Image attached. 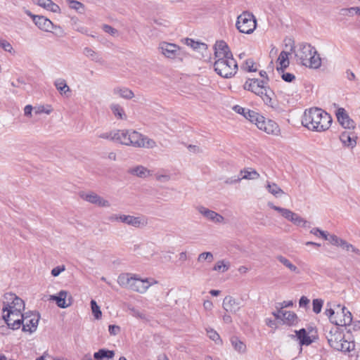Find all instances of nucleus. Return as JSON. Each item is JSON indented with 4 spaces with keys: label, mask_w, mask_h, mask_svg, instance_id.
<instances>
[{
    "label": "nucleus",
    "mask_w": 360,
    "mask_h": 360,
    "mask_svg": "<svg viewBox=\"0 0 360 360\" xmlns=\"http://www.w3.org/2000/svg\"><path fill=\"white\" fill-rule=\"evenodd\" d=\"M332 121L331 116L319 108L305 110L302 117V124L304 127L319 132L328 129Z\"/></svg>",
    "instance_id": "1"
},
{
    "label": "nucleus",
    "mask_w": 360,
    "mask_h": 360,
    "mask_svg": "<svg viewBox=\"0 0 360 360\" xmlns=\"http://www.w3.org/2000/svg\"><path fill=\"white\" fill-rule=\"evenodd\" d=\"M115 142L135 148H153L155 141L135 130H115Z\"/></svg>",
    "instance_id": "2"
},
{
    "label": "nucleus",
    "mask_w": 360,
    "mask_h": 360,
    "mask_svg": "<svg viewBox=\"0 0 360 360\" xmlns=\"http://www.w3.org/2000/svg\"><path fill=\"white\" fill-rule=\"evenodd\" d=\"M259 75L262 77V79H249L245 83L243 87L245 90L250 91L260 96L266 104L271 105L272 96L274 94L273 91L266 86L269 82L267 73L264 70H261Z\"/></svg>",
    "instance_id": "3"
},
{
    "label": "nucleus",
    "mask_w": 360,
    "mask_h": 360,
    "mask_svg": "<svg viewBox=\"0 0 360 360\" xmlns=\"http://www.w3.org/2000/svg\"><path fill=\"white\" fill-rule=\"evenodd\" d=\"M295 57L308 68L317 69L321 65V59L316 49L309 44H301L295 52Z\"/></svg>",
    "instance_id": "4"
},
{
    "label": "nucleus",
    "mask_w": 360,
    "mask_h": 360,
    "mask_svg": "<svg viewBox=\"0 0 360 360\" xmlns=\"http://www.w3.org/2000/svg\"><path fill=\"white\" fill-rule=\"evenodd\" d=\"M214 71L224 78L233 77L238 70V64L232 56L217 58L214 63Z\"/></svg>",
    "instance_id": "5"
},
{
    "label": "nucleus",
    "mask_w": 360,
    "mask_h": 360,
    "mask_svg": "<svg viewBox=\"0 0 360 360\" xmlns=\"http://www.w3.org/2000/svg\"><path fill=\"white\" fill-rule=\"evenodd\" d=\"M25 308L11 306V308L6 310L7 312L3 315V319L8 326V328L17 330L21 327L23 323V314L22 311Z\"/></svg>",
    "instance_id": "6"
},
{
    "label": "nucleus",
    "mask_w": 360,
    "mask_h": 360,
    "mask_svg": "<svg viewBox=\"0 0 360 360\" xmlns=\"http://www.w3.org/2000/svg\"><path fill=\"white\" fill-rule=\"evenodd\" d=\"M236 26L240 32L251 34L256 29L257 21L252 13L245 11L237 18Z\"/></svg>",
    "instance_id": "7"
},
{
    "label": "nucleus",
    "mask_w": 360,
    "mask_h": 360,
    "mask_svg": "<svg viewBox=\"0 0 360 360\" xmlns=\"http://www.w3.org/2000/svg\"><path fill=\"white\" fill-rule=\"evenodd\" d=\"M159 49L165 57L170 59L177 58L182 60L186 56L185 51L175 44L161 42L159 45Z\"/></svg>",
    "instance_id": "8"
},
{
    "label": "nucleus",
    "mask_w": 360,
    "mask_h": 360,
    "mask_svg": "<svg viewBox=\"0 0 360 360\" xmlns=\"http://www.w3.org/2000/svg\"><path fill=\"white\" fill-rule=\"evenodd\" d=\"M39 314H33L32 311L23 314V323L21 324L22 330L24 332L32 333L37 330L39 320Z\"/></svg>",
    "instance_id": "9"
},
{
    "label": "nucleus",
    "mask_w": 360,
    "mask_h": 360,
    "mask_svg": "<svg viewBox=\"0 0 360 360\" xmlns=\"http://www.w3.org/2000/svg\"><path fill=\"white\" fill-rule=\"evenodd\" d=\"M155 283H158L156 280L149 278L141 279L136 275L130 286V290L139 293H144L150 285Z\"/></svg>",
    "instance_id": "10"
},
{
    "label": "nucleus",
    "mask_w": 360,
    "mask_h": 360,
    "mask_svg": "<svg viewBox=\"0 0 360 360\" xmlns=\"http://www.w3.org/2000/svg\"><path fill=\"white\" fill-rule=\"evenodd\" d=\"M2 304V311L4 313L6 312V310L11 308V306H16L18 307L25 308L24 301L11 292L4 294Z\"/></svg>",
    "instance_id": "11"
},
{
    "label": "nucleus",
    "mask_w": 360,
    "mask_h": 360,
    "mask_svg": "<svg viewBox=\"0 0 360 360\" xmlns=\"http://www.w3.org/2000/svg\"><path fill=\"white\" fill-rule=\"evenodd\" d=\"M120 222L135 228L144 227L148 224V220L144 217H134L127 214H122V217H120Z\"/></svg>",
    "instance_id": "12"
},
{
    "label": "nucleus",
    "mask_w": 360,
    "mask_h": 360,
    "mask_svg": "<svg viewBox=\"0 0 360 360\" xmlns=\"http://www.w3.org/2000/svg\"><path fill=\"white\" fill-rule=\"evenodd\" d=\"M256 125L258 129L269 134H277L279 132V127L277 123L271 120H266L263 116L262 120H259Z\"/></svg>",
    "instance_id": "13"
},
{
    "label": "nucleus",
    "mask_w": 360,
    "mask_h": 360,
    "mask_svg": "<svg viewBox=\"0 0 360 360\" xmlns=\"http://www.w3.org/2000/svg\"><path fill=\"white\" fill-rule=\"evenodd\" d=\"M336 117L340 124L345 129L351 130L355 128L354 122L349 117L344 108H339L337 110Z\"/></svg>",
    "instance_id": "14"
},
{
    "label": "nucleus",
    "mask_w": 360,
    "mask_h": 360,
    "mask_svg": "<svg viewBox=\"0 0 360 360\" xmlns=\"http://www.w3.org/2000/svg\"><path fill=\"white\" fill-rule=\"evenodd\" d=\"M50 300L56 302L58 307L67 308L72 302V297L68 291L60 290L57 295H51Z\"/></svg>",
    "instance_id": "15"
},
{
    "label": "nucleus",
    "mask_w": 360,
    "mask_h": 360,
    "mask_svg": "<svg viewBox=\"0 0 360 360\" xmlns=\"http://www.w3.org/2000/svg\"><path fill=\"white\" fill-rule=\"evenodd\" d=\"M27 13L32 18L34 24L40 30L45 32H51L53 29V24L49 19L41 15H32L30 12H27Z\"/></svg>",
    "instance_id": "16"
},
{
    "label": "nucleus",
    "mask_w": 360,
    "mask_h": 360,
    "mask_svg": "<svg viewBox=\"0 0 360 360\" xmlns=\"http://www.w3.org/2000/svg\"><path fill=\"white\" fill-rule=\"evenodd\" d=\"M357 136L355 133L351 130L342 131L340 135V140L345 147L354 148L356 145Z\"/></svg>",
    "instance_id": "17"
},
{
    "label": "nucleus",
    "mask_w": 360,
    "mask_h": 360,
    "mask_svg": "<svg viewBox=\"0 0 360 360\" xmlns=\"http://www.w3.org/2000/svg\"><path fill=\"white\" fill-rule=\"evenodd\" d=\"M197 210L206 219L215 223L223 222L224 218L216 212L209 210L204 206L197 207Z\"/></svg>",
    "instance_id": "18"
},
{
    "label": "nucleus",
    "mask_w": 360,
    "mask_h": 360,
    "mask_svg": "<svg viewBox=\"0 0 360 360\" xmlns=\"http://www.w3.org/2000/svg\"><path fill=\"white\" fill-rule=\"evenodd\" d=\"M326 338L331 347L338 351L340 350V345L343 340V335L338 330V328H335L334 332L330 330L326 335Z\"/></svg>",
    "instance_id": "19"
},
{
    "label": "nucleus",
    "mask_w": 360,
    "mask_h": 360,
    "mask_svg": "<svg viewBox=\"0 0 360 360\" xmlns=\"http://www.w3.org/2000/svg\"><path fill=\"white\" fill-rule=\"evenodd\" d=\"M82 198L87 202H89L92 204H95L99 207H108L110 206V203L108 200H105L102 197L99 196L95 193H90L87 194H84L82 195Z\"/></svg>",
    "instance_id": "20"
},
{
    "label": "nucleus",
    "mask_w": 360,
    "mask_h": 360,
    "mask_svg": "<svg viewBox=\"0 0 360 360\" xmlns=\"http://www.w3.org/2000/svg\"><path fill=\"white\" fill-rule=\"evenodd\" d=\"M240 302L232 296H226L223 300L222 307L226 312L236 313L240 309Z\"/></svg>",
    "instance_id": "21"
},
{
    "label": "nucleus",
    "mask_w": 360,
    "mask_h": 360,
    "mask_svg": "<svg viewBox=\"0 0 360 360\" xmlns=\"http://www.w3.org/2000/svg\"><path fill=\"white\" fill-rule=\"evenodd\" d=\"M214 58H224L227 56H232L233 54L224 41H219L214 44Z\"/></svg>",
    "instance_id": "22"
},
{
    "label": "nucleus",
    "mask_w": 360,
    "mask_h": 360,
    "mask_svg": "<svg viewBox=\"0 0 360 360\" xmlns=\"http://www.w3.org/2000/svg\"><path fill=\"white\" fill-rule=\"evenodd\" d=\"M338 309L341 311L342 319H338L336 326H349L352 321V313L344 306L337 305Z\"/></svg>",
    "instance_id": "23"
},
{
    "label": "nucleus",
    "mask_w": 360,
    "mask_h": 360,
    "mask_svg": "<svg viewBox=\"0 0 360 360\" xmlns=\"http://www.w3.org/2000/svg\"><path fill=\"white\" fill-rule=\"evenodd\" d=\"M135 276L129 273L121 274L118 276L117 283L121 287L130 289Z\"/></svg>",
    "instance_id": "24"
},
{
    "label": "nucleus",
    "mask_w": 360,
    "mask_h": 360,
    "mask_svg": "<svg viewBox=\"0 0 360 360\" xmlns=\"http://www.w3.org/2000/svg\"><path fill=\"white\" fill-rule=\"evenodd\" d=\"M115 356V352L107 349H100L94 354L95 360H109Z\"/></svg>",
    "instance_id": "25"
},
{
    "label": "nucleus",
    "mask_w": 360,
    "mask_h": 360,
    "mask_svg": "<svg viewBox=\"0 0 360 360\" xmlns=\"http://www.w3.org/2000/svg\"><path fill=\"white\" fill-rule=\"evenodd\" d=\"M259 174L252 168H245L240 172V181L242 179L255 180L259 179Z\"/></svg>",
    "instance_id": "26"
},
{
    "label": "nucleus",
    "mask_w": 360,
    "mask_h": 360,
    "mask_svg": "<svg viewBox=\"0 0 360 360\" xmlns=\"http://www.w3.org/2000/svg\"><path fill=\"white\" fill-rule=\"evenodd\" d=\"M328 241L333 245L341 247L342 249L346 250L347 251L349 250V247H351V244L347 243L345 240H343L335 235H330L328 238Z\"/></svg>",
    "instance_id": "27"
},
{
    "label": "nucleus",
    "mask_w": 360,
    "mask_h": 360,
    "mask_svg": "<svg viewBox=\"0 0 360 360\" xmlns=\"http://www.w3.org/2000/svg\"><path fill=\"white\" fill-rule=\"evenodd\" d=\"M296 337L300 341V345H309L312 340L310 337L307 335V331L304 328H302L299 330H295Z\"/></svg>",
    "instance_id": "28"
},
{
    "label": "nucleus",
    "mask_w": 360,
    "mask_h": 360,
    "mask_svg": "<svg viewBox=\"0 0 360 360\" xmlns=\"http://www.w3.org/2000/svg\"><path fill=\"white\" fill-rule=\"evenodd\" d=\"M83 53L85 56L96 63H98L100 64L103 63V60L100 55L89 47H85L83 50Z\"/></svg>",
    "instance_id": "29"
},
{
    "label": "nucleus",
    "mask_w": 360,
    "mask_h": 360,
    "mask_svg": "<svg viewBox=\"0 0 360 360\" xmlns=\"http://www.w3.org/2000/svg\"><path fill=\"white\" fill-rule=\"evenodd\" d=\"M289 53L283 51L281 52L278 58V62L279 63L280 67L277 68L278 71L281 70L283 72L284 69L287 68L289 66L290 62L288 59Z\"/></svg>",
    "instance_id": "30"
},
{
    "label": "nucleus",
    "mask_w": 360,
    "mask_h": 360,
    "mask_svg": "<svg viewBox=\"0 0 360 360\" xmlns=\"http://www.w3.org/2000/svg\"><path fill=\"white\" fill-rule=\"evenodd\" d=\"M276 259L279 261L282 264H283L286 268H288L291 271L299 274L300 273V271L299 269L294 265L286 257L282 256V255H278L276 256Z\"/></svg>",
    "instance_id": "31"
},
{
    "label": "nucleus",
    "mask_w": 360,
    "mask_h": 360,
    "mask_svg": "<svg viewBox=\"0 0 360 360\" xmlns=\"http://www.w3.org/2000/svg\"><path fill=\"white\" fill-rule=\"evenodd\" d=\"M282 320L284 323L288 326L295 325L297 323V316L292 311H284L283 313Z\"/></svg>",
    "instance_id": "32"
},
{
    "label": "nucleus",
    "mask_w": 360,
    "mask_h": 360,
    "mask_svg": "<svg viewBox=\"0 0 360 360\" xmlns=\"http://www.w3.org/2000/svg\"><path fill=\"white\" fill-rule=\"evenodd\" d=\"M231 343L236 351L240 354H243L246 352V345L237 337H232L230 340Z\"/></svg>",
    "instance_id": "33"
},
{
    "label": "nucleus",
    "mask_w": 360,
    "mask_h": 360,
    "mask_svg": "<svg viewBox=\"0 0 360 360\" xmlns=\"http://www.w3.org/2000/svg\"><path fill=\"white\" fill-rule=\"evenodd\" d=\"M268 205L272 208L273 210H276V211H278V212H280L281 214V215L285 218L286 219H288V221H290L292 217L294 216L293 214L294 212H292L291 210H288V209H285V208H282V207H278V206H276L274 205L273 203L271 202H269L268 203Z\"/></svg>",
    "instance_id": "34"
},
{
    "label": "nucleus",
    "mask_w": 360,
    "mask_h": 360,
    "mask_svg": "<svg viewBox=\"0 0 360 360\" xmlns=\"http://www.w3.org/2000/svg\"><path fill=\"white\" fill-rule=\"evenodd\" d=\"M110 109L117 119L119 120H126L127 115L124 112V110L122 106H120L119 104H112L110 105Z\"/></svg>",
    "instance_id": "35"
},
{
    "label": "nucleus",
    "mask_w": 360,
    "mask_h": 360,
    "mask_svg": "<svg viewBox=\"0 0 360 360\" xmlns=\"http://www.w3.org/2000/svg\"><path fill=\"white\" fill-rule=\"evenodd\" d=\"M129 172L132 175L143 178L146 177L147 174H149L150 171L143 166L139 165L134 168L130 169Z\"/></svg>",
    "instance_id": "36"
},
{
    "label": "nucleus",
    "mask_w": 360,
    "mask_h": 360,
    "mask_svg": "<svg viewBox=\"0 0 360 360\" xmlns=\"http://www.w3.org/2000/svg\"><path fill=\"white\" fill-rule=\"evenodd\" d=\"M114 94L119 95L120 97L131 99L134 97V94L131 90L128 88H115L114 89Z\"/></svg>",
    "instance_id": "37"
},
{
    "label": "nucleus",
    "mask_w": 360,
    "mask_h": 360,
    "mask_svg": "<svg viewBox=\"0 0 360 360\" xmlns=\"http://www.w3.org/2000/svg\"><path fill=\"white\" fill-rule=\"evenodd\" d=\"M54 85L60 94L70 91V89L67 85L66 81L63 79H56L54 82Z\"/></svg>",
    "instance_id": "38"
},
{
    "label": "nucleus",
    "mask_w": 360,
    "mask_h": 360,
    "mask_svg": "<svg viewBox=\"0 0 360 360\" xmlns=\"http://www.w3.org/2000/svg\"><path fill=\"white\" fill-rule=\"evenodd\" d=\"M266 188L270 193L276 197L280 196L284 193L283 191L275 183L267 182Z\"/></svg>",
    "instance_id": "39"
},
{
    "label": "nucleus",
    "mask_w": 360,
    "mask_h": 360,
    "mask_svg": "<svg viewBox=\"0 0 360 360\" xmlns=\"http://www.w3.org/2000/svg\"><path fill=\"white\" fill-rule=\"evenodd\" d=\"M244 117L250 122L252 123L254 122L255 124L256 123H258V121H259V120H262V115L250 110H248V112H246Z\"/></svg>",
    "instance_id": "40"
},
{
    "label": "nucleus",
    "mask_w": 360,
    "mask_h": 360,
    "mask_svg": "<svg viewBox=\"0 0 360 360\" xmlns=\"http://www.w3.org/2000/svg\"><path fill=\"white\" fill-rule=\"evenodd\" d=\"M66 1L70 8L77 11L79 13L84 11V6L81 2L76 0H66Z\"/></svg>",
    "instance_id": "41"
},
{
    "label": "nucleus",
    "mask_w": 360,
    "mask_h": 360,
    "mask_svg": "<svg viewBox=\"0 0 360 360\" xmlns=\"http://www.w3.org/2000/svg\"><path fill=\"white\" fill-rule=\"evenodd\" d=\"M91 308L92 313L96 319H100L102 316V312L100 309L99 306L97 304L96 302L94 300H91Z\"/></svg>",
    "instance_id": "42"
},
{
    "label": "nucleus",
    "mask_w": 360,
    "mask_h": 360,
    "mask_svg": "<svg viewBox=\"0 0 360 360\" xmlns=\"http://www.w3.org/2000/svg\"><path fill=\"white\" fill-rule=\"evenodd\" d=\"M254 60L251 58H249L245 60V63L241 66V68L249 72H256L257 68H254Z\"/></svg>",
    "instance_id": "43"
},
{
    "label": "nucleus",
    "mask_w": 360,
    "mask_h": 360,
    "mask_svg": "<svg viewBox=\"0 0 360 360\" xmlns=\"http://www.w3.org/2000/svg\"><path fill=\"white\" fill-rule=\"evenodd\" d=\"M229 264H226L224 260L218 261L213 267L214 271L225 272L229 269Z\"/></svg>",
    "instance_id": "44"
},
{
    "label": "nucleus",
    "mask_w": 360,
    "mask_h": 360,
    "mask_svg": "<svg viewBox=\"0 0 360 360\" xmlns=\"http://www.w3.org/2000/svg\"><path fill=\"white\" fill-rule=\"evenodd\" d=\"M340 350L341 352H347L352 351L354 347V344L352 342H348L345 340H342L340 345Z\"/></svg>",
    "instance_id": "45"
},
{
    "label": "nucleus",
    "mask_w": 360,
    "mask_h": 360,
    "mask_svg": "<svg viewBox=\"0 0 360 360\" xmlns=\"http://www.w3.org/2000/svg\"><path fill=\"white\" fill-rule=\"evenodd\" d=\"M214 259V257L212 252H205L198 255V261L199 262H202L204 261H207L208 262H212Z\"/></svg>",
    "instance_id": "46"
},
{
    "label": "nucleus",
    "mask_w": 360,
    "mask_h": 360,
    "mask_svg": "<svg viewBox=\"0 0 360 360\" xmlns=\"http://www.w3.org/2000/svg\"><path fill=\"white\" fill-rule=\"evenodd\" d=\"M293 217H292L290 221L293 223L295 225L297 226H305L307 221L304 220L303 218H302L300 216H299L297 214L295 213L293 214Z\"/></svg>",
    "instance_id": "47"
},
{
    "label": "nucleus",
    "mask_w": 360,
    "mask_h": 360,
    "mask_svg": "<svg viewBox=\"0 0 360 360\" xmlns=\"http://www.w3.org/2000/svg\"><path fill=\"white\" fill-rule=\"evenodd\" d=\"M323 300L321 299H315L312 302L313 311L315 314H319L321 311L323 306Z\"/></svg>",
    "instance_id": "48"
},
{
    "label": "nucleus",
    "mask_w": 360,
    "mask_h": 360,
    "mask_svg": "<svg viewBox=\"0 0 360 360\" xmlns=\"http://www.w3.org/2000/svg\"><path fill=\"white\" fill-rule=\"evenodd\" d=\"M208 337L216 343H221V340L219 335L213 329L207 330Z\"/></svg>",
    "instance_id": "49"
},
{
    "label": "nucleus",
    "mask_w": 360,
    "mask_h": 360,
    "mask_svg": "<svg viewBox=\"0 0 360 360\" xmlns=\"http://www.w3.org/2000/svg\"><path fill=\"white\" fill-rule=\"evenodd\" d=\"M115 130L110 131L108 132H104L98 135V137L103 139H108L110 141H115Z\"/></svg>",
    "instance_id": "50"
},
{
    "label": "nucleus",
    "mask_w": 360,
    "mask_h": 360,
    "mask_svg": "<svg viewBox=\"0 0 360 360\" xmlns=\"http://www.w3.org/2000/svg\"><path fill=\"white\" fill-rule=\"evenodd\" d=\"M0 47L2 48L5 51L11 53L13 51V47L11 44L6 39L0 37Z\"/></svg>",
    "instance_id": "51"
},
{
    "label": "nucleus",
    "mask_w": 360,
    "mask_h": 360,
    "mask_svg": "<svg viewBox=\"0 0 360 360\" xmlns=\"http://www.w3.org/2000/svg\"><path fill=\"white\" fill-rule=\"evenodd\" d=\"M340 14L342 15L353 16L354 14H356V7L341 8L340 10Z\"/></svg>",
    "instance_id": "52"
},
{
    "label": "nucleus",
    "mask_w": 360,
    "mask_h": 360,
    "mask_svg": "<svg viewBox=\"0 0 360 360\" xmlns=\"http://www.w3.org/2000/svg\"><path fill=\"white\" fill-rule=\"evenodd\" d=\"M325 314L328 316L330 321L335 325L338 319L336 316H335V310L333 309H326Z\"/></svg>",
    "instance_id": "53"
},
{
    "label": "nucleus",
    "mask_w": 360,
    "mask_h": 360,
    "mask_svg": "<svg viewBox=\"0 0 360 360\" xmlns=\"http://www.w3.org/2000/svg\"><path fill=\"white\" fill-rule=\"evenodd\" d=\"M46 9L53 13H60V7L51 0H50L48 5H46Z\"/></svg>",
    "instance_id": "54"
},
{
    "label": "nucleus",
    "mask_w": 360,
    "mask_h": 360,
    "mask_svg": "<svg viewBox=\"0 0 360 360\" xmlns=\"http://www.w3.org/2000/svg\"><path fill=\"white\" fill-rule=\"evenodd\" d=\"M186 44L188 46H191L193 49H200V46H206L203 43H200V42H198V41H195L194 40H193L191 39H186Z\"/></svg>",
    "instance_id": "55"
},
{
    "label": "nucleus",
    "mask_w": 360,
    "mask_h": 360,
    "mask_svg": "<svg viewBox=\"0 0 360 360\" xmlns=\"http://www.w3.org/2000/svg\"><path fill=\"white\" fill-rule=\"evenodd\" d=\"M102 28L105 32L108 33L112 36H115L118 33V31L116 29L108 25H103Z\"/></svg>",
    "instance_id": "56"
},
{
    "label": "nucleus",
    "mask_w": 360,
    "mask_h": 360,
    "mask_svg": "<svg viewBox=\"0 0 360 360\" xmlns=\"http://www.w3.org/2000/svg\"><path fill=\"white\" fill-rule=\"evenodd\" d=\"M65 269V266H58L55 268H53L51 270V275L54 277L58 276L61 272L64 271Z\"/></svg>",
    "instance_id": "57"
},
{
    "label": "nucleus",
    "mask_w": 360,
    "mask_h": 360,
    "mask_svg": "<svg viewBox=\"0 0 360 360\" xmlns=\"http://www.w3.org/2000/svg\"><path fill=\"white\" fill-rule=\"evenodd\" d=\"M108 331L110 335H116L120 332V327L116 325H110L108 326Z\"/></svg>",
    "instance_id": "58"
},
{
    "label": "nucleus",
    "mask_w": 360,
    "mask_h": 360,
    "mask_svg": "<svg viewBox=\"0 0 360 360\" xmlns=\"http://www.w3.org/2000/svg\"><path fill=\"white\" fill-rule=\"evenodd\" d=\"M240 181V176H234L230 178H227L224 183L226 184H233Z\"/></svg>",
    "instance_id": "59"
},
{
    "label": "nucleus",
    "mask_w": 360,
    "mask_h": 360,
    "mask_svg": "<svg viewBox=\"0 0 360 360\" xmlns=\"http://www.w3.org/2000/svg\"><path fill=\"white\" fill-rule=\"evenodd\" d=\"M282 79L285 82H291L295 79V77L292 73L285 72L282 75Z\"/></svg>",
    "instance_id": "60"
},
{
    "label": "nucleus",
    "mask_w": 360,
    "mask_h": 360,
    "mask_svg": "<svg viewBox=\"0 0 360 360\" xmlns=\"http://www.w3.org/2000/svg\"><path fill=\"white\" fill-rule=\"evenodd\" d=\"M233 109L235 112H236L238 114L243 115V116H245L246 112H248V110L238 105L233 106Z\"/></svg>",
    "instance_id": "61"
},
{
    "label": "nucleus",
    "mask_w": 360,
    "mask_h": 360,
    "mask_svg": "<svg viewBox=\"0 0 360 360\" xmlns=\"http://www.w3.org/2000/svg\"><path fill=\"white\" fill-rule=\"evenodd\" d=\"M122 217V214H112L108 217V219L110 222L120 221V217Z\"/></svg>",
    "instance_id": "62"
},
{
    "label": "nucleus",
    "mask_w": 360,
    "mask_h": 360,
    "mask_svg": "<svg viewBox=\"0 0 360 360\" xmlns=\"http://www.w3.org/2000/svg\"><path fill=\"white\" fill-rule=\"evenodd\" d=\"M309 302V300L305 297V296H302L300 301H299V304H300V307H306Z\"/></svg>",
    "instance_id": "63"
},
{
    "label": "nucleus",
    "mask_w": 360,
    "mask_h": 360,
    "mask_svg": "<svg viewBox=\"0 0 360 360\" xmlns=\"http://www.w3.org/2000/svg\"><path fill=\"white\" fill-rule=\"evenodd\" d=\"M32 106L31 105H27L24 108V114L25 116L30 117L32 112Z\"/></svg>",
    "instance_id": "64"
}]
</instances>
